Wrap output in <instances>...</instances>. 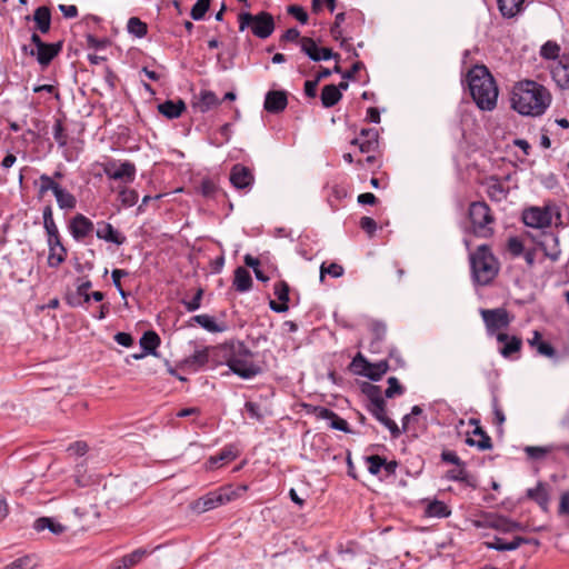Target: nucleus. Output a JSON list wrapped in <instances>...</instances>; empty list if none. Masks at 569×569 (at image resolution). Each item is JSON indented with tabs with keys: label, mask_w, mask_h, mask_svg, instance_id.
Masks as SVG:
<instances>
[{
	"label": "nucleus",
	"mask_w": 569,
	"mask_h": 569,
	"mask_svg": "<svg viewBox=\"0 0 569 569\" xmlns=\"http://www.w3.org/2000/svg\"><path fill=\"white\" fill-rule=\"evenodd\" d=\"M200 189H201V193L208 198L214 197V194L218 191L217 184L210 179H204L201 182Z\"/></svg>",
	"instance_id": "62"
},
{
	"label": "nucleus",
	"mask_w": 569,
	"mask_h": 569,
	"mask_svg": "<svg viewBox=\"0 0 569 569\" xmlns=\"http://www.w3.org/2000/svg\"><path fill=\"white\" fill-rule=\"evenodd\" d=\"M104 173L109 179L132 182L136 178V166L130 161L121 163L109 162L104 167Z\"/></svg>",
	"instance_id": "15"
},
{
	"label": "nucleus",
	"mask_w": 569,
	"mask_h": 569,
	"mask_svg": "<svg viewBox=\"0 0 569 569\" xmlns=\"http://www.w3.org/2000/svg\"><path fill=\"white\" fill-rule=\"evenodd\" d=\"M447 478L455 481L469 483L468 472L465 467H458L457 469H452L448 471Z\"/></svg>",
	"instance_id": "60"
},
{
	"label": "nucleus",
	"mask_w": 569,
	"mask_h": 569,
	"mask_svg": "<svg viewBox=\"0 0 569 569\" xmlns=\"http://www.w3.org/2000/svg\"><path fill=\"white\" fill-rule=\"evenodd\" d=\"M370 331L372 333V341L370 343L371 350H378L380 348L381 342L383 341L386 333H387V327L385 323L380 321H373L370 325Z\"/></svg>",
	"instance_id": "37"
},
{
	"label": "nucleus",
	"mask_w": 569,
	"mask_h": 569,
	"mask_svg": "<svg viewBox=\"0 0 569 569\" xmlns=\"http://www.w3.org/2000/svg\"><path fill=\"white\" fill-rule=\"evenodd\" d=\"M202 296H203V290L200 288L197 290L196 295L192 297L191 300H189V301L183 300L182 303L189 312L196 311L201 306Z\"/></svg>",
	"instance_id": "58"
},
{
	"label": "nucleus",
	"mask_w": 569,
	"mask_h": 569,
	"mask_svg": "<svg viewBox=\"0 0 569 569\" xmlns=\"http://www.w3.org/2000/svg\"><path fill=\"white\" fill-rule=\"evenodd\" d=\"M490 526L497 530H500V531H503V532H512V531H517V530H521L522 527L519 522L517 521H513V520H510L506 517H498L496 518L495 520H492V522L490 523Z\"/></svg>",
	"instance_id": "40"
},
{
	"label": "nucleus",
	"mask_w": 569,
	"mask_h": 569,
	"mask_svg": "<svg viewBox=\"0 0 569 569\" xmlns=\"http://www.w3.org/2000/svg\"><path fill=\"white\" fill-rule=\"evenodd\" d=\"M127 30H128L129 33H131V34H133V36H136L138 38H142V37H144L147 34L148 27H147V23L141 21L139 18L131 17L128 20Z\"/></svg>",
	"instance_id": "44"
},
{
	"label": "nucleus",
	"mask_w": 569,
	"mask_h": 569,
	"mask_svg": "<svg viewBox=\"0 0 569 569\" xmlns=\"http://www.w3.org/2000/svg\"><path fill=\"white\" fill-rule=\"evenodd\" d=\"M346 14L345 12H340L336 16L335 22L330 28V33L335 40L341 39V47L346 48L347 40L342 38L341 23L345 21Z\"/></svg>",
	"instance_id": "48"
},
{
	"label": "nucleus",
	"mask_w": 569,
	"mask_h": 569,
	"mask_svg": "<svg viewBox=\"0 0 569 569\" xmlns=\"http://www.w3.org/2000/svg\"><path fill=\"white\" fill-rule=\"evenodd\" d=\"M96 480L91 475H87V469L84 462H80L76 466L74 469V482L79 487H88L93 483Z\"/></svg>",
	"instance_id": "43"
},
{
	"label": "nucleus",
	"mask_w": 569,
	"mask_h": 569,
	"mask_svg": "<svg viewBox=\"0 0 569 569\" xmlns=\"http://www.w3.org/2000/svg\"><path fill=\"white\" fill-rule=\"evenodd\" d=\"M468 213L477 237L489 238L493 234L491 224L495 222V217L485 201L471 202Z\"/></svg>",
	"instance_id": "7"
},
{
	"label": "nucleus",
	"mask_w": 569,
	"mask_h": 569,
	"mask_svg": "<svg viewBox=\"0 0 569 569\" xmlns=\"http://www.w3.org/2000/svg\"><path fill=\"white\" fill-rule=\"evenodd\" d=\"M68 230L77 242H83L94 230L93 222L82 213L73 216L68 223Z\"/></svg>",
	"instance_id": "14"
},
{
	"label": "nucleus",
	"mask_w": 569,
	"mask_h": 569,
	"mask_svg": "<svg viewBox=\"0 0 569 569\" xmlns=\"http://www.w3.org/2000/svg\"><path fill=\"white\" fill-rule=\"evenodd\" d=\"M237 458V453L232 447L223 448L218 455L209 458L208 462L210 468L218 466L219 463L232 461Z\"/></svg>",
	"instance_id": "41"
},
{
	"label": "nucleus",
	"mask_w": 569,
	"mask_h": 569,
	"mask_svg": "<svg viewBox=\"0 0 569 569\" xmlns=\"http://www.w3.org/2000/svg\"><path fill=\"white\" fill-rule=\"evenodd\" d=\"M497 341L499 343H502V347L500 348V353L505 358L511 357L513 353L519 352L522 347V340L521 338L517 336H509L505 332H498L497 333Z\"/></svg>",
	"instance_id": "23"
},
{
	"label": "nucleus",
	"mask_w": 569,
	"mask_h": 569,
	"mask_svg": "<svg viewBox=\"0 0 569 569\" xmlns=\"http://www.w3.org/2000/svg\"><path fill=\"white\" fill-rule=\"evenodd\" d=\"M325 274H330L333 278H339L343 274V268L338 263H330L328 267L325 263L320 267V281H323Z\"/></svg>",
	"instance_id": "54"
},
{
	"label": "nucleus",
	"mask_w": 569,
	"mask_h": 569,
	"mask_svg": "<svg viewBox=\"0 0 569 569\" xmlns=\"http://www.w3.org/2000/svg\"><path fill=\"white\" fill-rule=\"evenodd\" d=\"M53 138L60 147H64L67 144V134L64 133L62 121L59 119L56 120L53 126Z\"/></svg>",
	"instance_id": "57"
},
{
	"label": "nucleus",
	"mask_w": 569,
	"mask_h": 569,
	"mask_svg": "<svg viewBox=\"0 0 569 569\" xmlns=\"http://www.w3.org/2000/svg\"><path fill=\"white\" fill-rule=\"evenodd\" d=\"M32 20L36 23V29L41 33H48L51 28V11L48 7H38L32 16Z\"/></svg>",
	"instance_id": "26"
},
{
	"label": "nucleus",
	"mask_w": 569,
	"mask_h": 569,
	"mask_svg": "<svg viewBox=\"0 0 569 569\" xmlns=\"http://www.w3.org/2000/svg\"><path fill=\"white\" fill-rule=\"evenodd\" d=\"M525 0H498V7L503 17L512 18L522 9Z\"/></svg>",
	"instance_id": "36"
},
{
	"label": "nucleus",
	"mask_w": 569,
	"mask_h": 569,
	"mask_svg": "<svg viewBox=\"0 0 569 569\" xmlns=\"http://www.w3.org/2000/svg\"><path fill=\"white\" fill-rule=\"evenodd\" d=\"M472 99L481 110L490 111L497 104L498 88L485 66H475L467 74Z\"/></svg>",
	"instance_id": "2"
},
{
	"label": "nucleus",
	"mask_w": 569,
	"mask_h": 569,
	"mask_svg": "<svg viewBox=\"0 0 569 569\" xmlns=\"http://www.w3.org/2000/svg\"><path fill=\"white\" fill-rule=\"evenodd\" d=\"M550 72L559 88H569V57H562L558 61H555Z\"/></svg>",
	"instance_id": "21"
},
{
	"label": "nucleus",
	"mask_w": 569,
	"mask_h": 569,
	"mask_svg": "<svg viewBox=\"0 0 569 569\" xmlns=\"http://www.w3.org/2000/svg\"><path fill=\"white\" fill-rule=\"evenodd\" d=\"M192 320L209 332H222L224 330V326L218 325L214 318L209 315H197Z\"/></svg>",
	"instance_id": "39"
},
{
	"label": "nucleus",
	"mask_w": 569,
	"mask_h": 569,
	"mask_svg": "<svg viewBox=\"0 0 569 569\" xmlns=\"http://www.w3.org/2000/svg\"><path fill=\"white\" fill-rule=\"evenodd\" d=\"M508 250L512 256L519 257L523 253V244L517 237H512L508 240Z\"/></svg>",
	"instance_id": "63"
},
{
	"label": "nucleus",
	"mask_w": 569,
	"mask_h": 569,
	"mask_svg": "<svg viewBox=\"0 0 569 569\" xmlns=\"http://www.w3.org/2000/svg\"><path fill=\"white\" fill-rule=\"evenodd\" d=\"M320 99L325 108H331L342 99V93L337 86L327 84L321 90Z\"/></svg>",
	"instance_id": "31"
},
{
	"label": "nucleus",
	"mask_w": 569,
	"mask_h": 569,
	"mask_svg": "<svg viewBox=\"0 0 569 569\" xmlns=\"http://www.w3.org/2000/svg\"><path fill=\"white\" fill-rule=\"evenodd\" d=\"M244 408L252 419H256L258 421L263 420V415L261 413L260 406L258 403L248 401L246 402Z\"/></svg>",
	"instance_id": "64"
},
{
	"label": "nucleus",
	"mask_w": 569,
	"mask_h": 569,
	"mask_svg": "<svg viewBox=\"0 0 569 569\" xmlns=\"http://www.w3.org/2000/svg\"><path fill=\"white\" fill-rule=\"evenodd\" d=\"M470 423L475 425L473 436H478L480 439L475 440L473 438H467L466 442L469 446L477 447L479 450H490L492 448L491 438L487 432L479 426V421L471 419Z\"/></svg>",
	"instance_id": "25"
},
{
	"label": "nucleus",
	"mask_w": 569,
	"mask_h": 569,
	"mask_svg": "<svg viewBox=\"0 0 569 569\" xmlns=\"http://www.w3.org/2000/svg\"><path fill=\"white\" fill-rule=\"evenodd\" d=\"M289 292L290 288L289 284L281 280L274 283L273 286V293L281 302H289Z\"/></svg>",
	"instance_id": "53"
},
{
	"label": "nucleus",
	"mask_w": 569,
	"mask_h": 569,
	"mask_svg": "<svg viewBox=\"0 0 569 569\" xmlns=\"http://www.w3.org/2000/svg\"><path fill=\"white\" fill-rule=\"evenodd\" d=\"M287 12L296 18L300 23L306 24L308 22V13L301 6L292 4L287 8Z\"/></svg>",
	"instance_id": "56"
},
{
	"label": "nucleus",
	"mask_w": 569,
	"mask_h": 569,
	"mask_svg": "<svg viewBox=\"0 0 569 569\" xmlns=\"http://www.w3.org/2000/svg\"><path fill=\"white\" fill-rule=\"evenodd\" d=\"M229 369L242 379H251L262 372L254 362L253 352L242 341H230L222 346Z\"/></svg>",
	"instance_id": "3"
},
{
	"label": "nucleus",
	"mask_w": 569,
	"mask_h": 569,
	"mask_svg": "<svg viewBox=\"0 0 569 569\" xmlns=\"http://www.w3.org/2000/svg\"><path fill=\"white\" fill-rule=\"evenodd\" d=\"M231 500V493L228 489L221 488L216 491L208 492L192 502L191 508L198 513H203Z\"/></svg>",
	"instance_id": "10"
},
{
	"label": "nucleus",
	"mask_w": 569,
	"mask_h": 569,
	"mask_svg": "<svg viewBox=\"0 0 569 569\" xmlns=\"http://www.w3.org/2000/svg\"><path fill=\"white\" fill-rule=\"evenodd\" d=\"M186 110V103L182 100H166L158 106V111L168 119H177Z\"/></svg>",
	"instance_id": "27"
},
{
	"label": "nucleus",
	"mask_w": 569,
	"mask_h": 569,
	"mask_svg": "<svg viewBox=\"0 0 569 569\" xmlns=\"http://www.w3.org/2000/svg\"><path fill=\"white\" fill-rule=\"evenodd\" d=\"M210 2L211 0H197L190 11L191 18L196 21L202 20L210 8Z\"/></svg>",
	"instance_id": "47"
},
{
	"label": "nucleus",
	"mask_w": 569,
	"mask_h": 569,
	"mask_svg": "<svg viewBox=\"0 0 569 569\" xmlns=\"http://www.w3.org/2000/svg\"><path fill=\"white\" fill-rule=\"evenodd\" d=\"M405 392V388L400 385L396 377L388 378V388L385 391L387 398H393L395 396H401Z\"/></svg>",
	"instance_id": "52"
},
{
	"label": "nucleus",
	"mask_w": 569,
	"mask_h": 569,
	"mask_svg": "<svg viewBox=\"0 0 569 569\" xmlns=\"http://www.w3.org/2000/svg\"><path fill=\"white\" fill-rule=\"evenodd\" d=\"M92 287L91 280L88 278H79L77 288L73 292H68L64 300L72 308L82 307L90 301L89 289Z\"/></svg>",
	"instance_id": "16"
},
{
	"label": "nucleus",
	"mask_w": 569,
	"mask_h": 569,
	"mask_svg": "<svg viewBox=\"0 0 569 569\" xmlns=\"http://www.w3.org/2000/svg\"><path fill=\"white\" fill-rule=\"evenodd\" d=\"M36 566L37 562L32 556H23L4 566L3 569H33Z\"/></svg>",
	"instance_id": "45"
},
{
	"label": "nucleus",
	"mask_w": 569,
	"mask_h": 569,
	"mask_svg": "<svg viewBox=\"0 0 569 569\" xmlns=\"http://www.w3.org/2000/svg\"><path fill=\"white\" fill-rule=\"evenodd\" d=\"M139 343L144 353L157 356L156 349L160 345V337L154 331H146Z\"/></svg>",
	"instance_id": "35"
},
{
	"label": "nucleus",
	"mask_w": 569,
	"mask_h": 569,
	"mask_svg": "<svg viewBox=\"0 0 569 569\" xmlns=\"http://www.w3.org/2000/svg\"><path fill=\"white\" fill-rule=\"evenodd\" d=\"M538 247L543 251V254L552 262L559 260L561 249L559 246L558 237L552 232H542L539 239L536 240Z\"/></svg>",
	"instance_id": "17"
},
{
	"label": "nucleus",
	"mask_w": 569,
	"mask_h": 569,
	"mask_svg": "<svg viewBox=\"0 0 569 569\" xmlns=\"http://www.w3.org/2000/svg\"><path fill=\"white\" fill-rule=\"evenodd\" d=\"M301 51L309 57L312 61H322L329 59H340L338 53H335L330 48H320L316 41L309 37H302L300 39Z\"/></svg>",
	"instance_id": "13"
},
{
	"label": "nucleus",
	"mask_w": 569,
	"mask_h": 569,
	"mask_svg": "<svg viewBox=\"0 0 569 569\" xmlns=\"http://www.w3.org/2000/svg\"><path fill=\"white\" fill-rule=\"evenodd\" d=\"M362 391L368 397V400H369L368 405H373V403H379V402L385 401V399L382 398V395H381V388L379 386L367 383L363 386Z\"/></svg>",
	"instance_id": "46"
},
{
	"label": "nucleus",
	"mask_w": 569,
	"mask_h": 569,
	"mask_svg": "<svg viewBox=\"0 0 569 569\" xmlns=\"http://www.w3.org/2000/svg\"><path fill=\"white\" fill-rule=\"evenodd\" d=\"M209 361V349L203 348L201 350L194 351L191 356L187 357L182 365L190 370L197 371L203 366H206Z\"/></svg>",
	"instance_id": "29"
},
{
	"label": "nucleus",
	"mask_w": 569,
	"mask_h": 569,
	"mask_svg": "<svg viewBox=\"0 0 569 569\" xmlns=\"http://www.w3.org/2000/svg\"><path fill=\"white\" fill-rule=\"evenodd\" d=\"M527 496L535 500L542 509L547 508L548 505V493L545 487L539 483L535 488H530L527 490Z\"/></svg>",
	"instance_id": "42"
},
{
	"label": "nucleus",
	"mask_w": 569,
	"mask_h": 569,
	"mask_svg": "<svg viewBox=\"0 0 569 569\" xmlns=\"http://www.w3.org/2000/svg\"><path fill=\"white\" fill-rule=\"evenodd\" d=\"M560 47L555 41H547L540 49V54L545 59H557L559 57Z\"/></svg>",
	"instance_id": "51"
},
{
	"label": "nucleus",
	"mask_w": 569,
	"mask_h": 569,
	"mask_svg": "<svg viewBox=\"0 0 569 569\" xmlns=\"http://www.w3.org/2000/svg\"><path fill=\"white\" fill-rule=\"evenodd\" d=\"M233 286L239 292H247L251 289L252 278L246 268L238 267L234 270Z\"/></svg>",
	"instance_id": "34"
},
{
	"label": "nucleus",
	"mask_w": 569,
	"mask_h": 569,
	"mask_svg": "<svg viewBox=\"0 0 569 569\" xmlns=\"http://www.w3.org/2000/svg\"><path fill=\"white\" fill-rule=\"evenodd\" d=\"M126 276H128V272L123 269H114L111 273L112 282L122 298H126L127 296L126 291L121 287V278Z\"/></svg>",
	"instance_id": "59"
},
{
	"label": "nucleus",
	"mask_w": 569,
	"mask_h": 569,
	"mask_svg": "<svg viewBox=\"0 0 569 569\" xmlns=\"http://www.w3.org/2000/svg\"><path fill=\"white\" fill-rule=\"evenodd\" d=\"M451 513L449 507L439 500H433L427 505L426 515L433 518H447Z\"/></svg>",
	"instance_id": "38"
},
{
	"label": "nucleus",
	"mask_w": 569,
	"mask_h": 569,
	"mask_svg": "<svg viewBox=\"0 0 569 569\" xmlns=\"http://www.w3.org/2000/svg\"><path fill=\"white\" fill-rule=\"evenodd\" d=\"M550 92L536 81L525 80L513 87L511 106L520 114L541 116L550 106Z\"/></svg>",
	"instance_id": "1"
},
{
	"label": "nucleus",
	"mask_w": 569,
	"mask_h": 569,
	"mask_svg": "<svg viewBox=\"0 0 569 569\" xmlns=\"http://www.w3.org/2000/svg\"><path fill=\"white\" fill-rule=\"evenodd\" d=\"M480 315L489 336H496L502 329H507L512 321V317L505 308L481 309Z\"/></svg>",
	"instance_id": "9"
},
{
	"label": "nucleus",
	"mask_w": 569,
	"mask_h": 569,
	"mask_svg": "<svg viewBox=\"0 0 569 569\" xmlns=\"http://www.w3.org/2000/svg\"><path fill=\"white\" fill-rule=\"evenodd\" d=\"M361 136H369V140L362 138H355L351 140V144L358 146L360 152L370 153L377 150L379 141V133L375 128H366L361 130Z\"/></svg>",
	"instance_id": "22"
},
{
	"label": "nucleus",
	"mask_w": 569,
	"mask_h": 569,
	"mask_svg": "<svg viewBox=\"0 0 569 569\" xmlns=\"http://www.w3.org/2000/svg\"><path fill=\"white\" fill-rule=\"evenodd\" d=\"M368 410L379 422L389 429L392 438H398L401 435V429L386 413V401L368 405Z\"/></svg>",
	"instance_id": "18"
},
{
	"label": "nucleus",
	"mask_w": 569,
	"mask_h": 569,
	"mask_svg": "<svg viewBox=\"0 0 569 569\" xmlns=\"http://www.w3.org/2000/svg\"><path fill=\"white\" fill-rule=\"evenodd\" d=\"M366 461L368 465V471L373 476H377L380 472L382 466L385 465V458L378 455L367 457Z\"/></svg>",
	"instance_id": "55"
},
{
	"label": "nucleus",
	"mask_w": 569,
	"mask_h": 569,
	"mask_svg": "<svg viewBox=\"0 0 569 569\" xmlns=\"http://www.w3.org/2000/svg\"><path fill=\"white\" fill-rule=\"evenodd\" d=\"M238 22L239 31L250 28L252 34L260 39L269 38L276 28L272 14L267 11H260L256 14L241 12L238 16Z\"/></svg>",
	"instance_id": "5"
},
{
	"label": "nucleus",
	"mask_w": 569,
	"mask_h": 569,
	"mask_svg": "<svg viewBox=\"0 0 569 569\" xmlns=\"http://www.w3.org/2000/svg\"><path fill=\"white\" fill-rule=\"evenodd\" d=\"M329 421H330V427L332 429L343 431L347 433L350 432L348 422L345 419H342L341 417H339L336 412L333 413V417H331V419Z\"/></svg>",
	"instance_id": "61"
},
{
	"label": "nucleus",
	"mask_w": 569,
	"mask_h": 569,
	"mask_svg": "<svg viewBox=\"0 0 569 569\" xmlns=\"http://www.w3.org/2000/svg\"><path fill=\"white\" fill-rule=\"evenodd\" d=\"M40 186L37 196L42 199L48 191H51L57 200V204L61 210H73L77 207V198L63 188L59 182L53 181L48 174L43 173L39 177Z\"/></svg>",
	"instance_id": "8"
},
{
	"label": "nucleus",
	"mask_w": 569,
	"mask_h": 569,
	"mask_svg": "<svg viewBox=\"0 0 569 569\" xmlns=\"http://www.w3.org/2000/svg\"><path fill=\"white\" fill-rule=\"evenodd\" d=\"M230 183L237 190L250 191L254 183V176L250 168L236 163L232 166L229 176Z\"/></svg>",
	"instance_id": "12"
},
{
	"label": "nucleus",
	"mask_w": 569,
	"mask_h": 569,
	"mask_svg": "<svg viewBox=\"0 0 569 569\" xmlns=\"http://www.w3.org/2000/svg\"><path fill=\"white\" fill-rule=\"evenodd\" d=\"M147 555L146 549H137L129 555L123 556L121 559L116 560L111 569H129L141 561Z\"/></svg>",
	"instance_id": "28"
},
{
	"label": "nucleus",
	"mask_w": 569,
	"mask_h": 569,
	"mask_svg": "<svg viewBox=\"0 0 569 569\" xmlns=\"http://www.w3.org/2000/svg\"><path fill=\"white\" fill-rule=\"evenodd\" d=\"M522 221L527 227L545 229L552 222V213L549 208L530 207L522 212Z\"/></svg>",
	"instance_id": "11"
},
{
	"label": "nucleus",
	"mask_w": 569,
	"mask_h": 569,
	"mask_svg": "<svg viewBox=\"0 0 569 569\" xmlns=\"http://www.w3.org/2000/svg\"><path fill=\"white\" fill-rule=\"evenodd\" d=\"M96 236L101 240L114 243L117 246H121L127 241L126 236L114 229L111 223L106 221H100L97 223Z\"/></svg>",
	"instance_id": "19"
},
{
	"label": "nucleus",
	"mask_w": 569,
	"mask_h": 569,
	"mask_svg": "<svg viewBox=\"0 0 569 569\" xmlns=\"http://www.w3.org/2000/svg\"><path fill=\"white\" fill-rule=\"evenodd\" d=\"M471 272L478 284L486 286L490 283L499 271V264L490 248L481 244L470 254Z\"/></svg>",
	"instance_id": "4"
},
{
	"label": "nucleus",
	"mask_w": 569,
	"mask_h": 569,
	"mask_svg": "<svg viewBox=\"0 0 569 569\" xmlns=\"http://www.w3.org/2000/svg\"><path fill=\"white\" fill-rule=\"evenodd\" d=\"M139 194L133 189L123 188L119 191V200L124 207H132L138 202Z\"/></svg>",
	"instance_id": "49"
},
{
	"label": "nucleus",
	"mask_w": 569,
	"mask_h": 569,
	"mask_svg": "<svg viewBox=\"0 0 569 569\" xmlns=\"http://www.w3.org/2000/svg\"><path fill=\"white\" fill-rule=\"evenodd\" d=\"M220 103L214 92L210 90H202L198 97L194 107L202 113L208 112L211 108Z\"/></svg>",
	"instance_id": "33"
},
{
	"label": "nucleus",
	"mask_w": 569,
	"mask_h": 569,
	"mask_svg": "<svg viewBox=\"0 0 569 569\" xmlns=\"http://www.w3.org/2000/svg\"><path fill=\"white\" fill-rule=\"evenodd\" d=\"M288 98L284 91H268L264 98L263 108L269 113H279L287 108Z\"/></svg>",
	"instance_id": "20"
},
{
	"label": "nucleus",
	"mask_w": 569,
	"mask_h": 569,
	"mask_svg": "<svg viewBox=\"0 0 569 569\" xmlns=\"http://www.w3.org/2000/svg\"><path fill=\"white\" fill-rule=\"evenodd\" d=\"M67 248L61 247V249L51 251L48 254V266L50 268H58L61 263H63L67 259Z\"/></svg>",
	"instance_id": "50"
},
{
	"label": "nucleus",
	"mask_w": 569,
	"mask_h": 569,
	"mask_svg": "<svg viewBox=\"0 0 569 569\" xmlns=\"http://www.w3.org/2000/svg\"><path fill=\"white\" fill-rule=\"evenodd\" d=\"M531 540L523 537H515L511 541H506L500 537H493L492 540L486 541L485 545L488 549L497 551H512L518 549L523 543H530Z\"/></svg>",
	"instance_id": "24"
},
{
	"label": "nucleus",
	"mask_w": 569,
	"mask_h": 569,
	"mask_svg": "<svg viewBox=\"0 0 569 569\" xmlns=\"http://www.w3.org/2000/svg\"><path fill=\"white\" fill-rule=\"evenodd\" d=\"M31 44L22 46V51L26 54L34 57L38 63L46 68L51 61L61 52L62 50V41H58L54 43H47L42 41L40 36L36 32L31 34Z\"/></svg>",
	"instance_id": "6"
},
{
	"label": "nucleus",
	"mask_w": 569,
	"mask_h": 569,
	"mask_svg": "<svg viewBox=\"0 0 569 569\" xmlns=\"http://www.w3.org/2000/svg\"><path fill=\"white\" fill-rule=\"evenodd\" d=\"M33 529L38 532L48 529L53 535H61L67 530V527L57 522L53 518L50 517H40L33 523Z\"/></svg>",
	"instance_id": "30"
},
{
	"label": "nucleus",
	"mask_w": 569,
	"mask_h": 569,
	"mask_svg": "<svg viewBox=\"0 0 569 569\" xmlns=\"http://www.w3.org/2000/svg\"><path fill=\"white\" fill-rule=\"evenodd\" d=\"M388 369L389 365L387 360H381L377 363L369 362V367L367 368V370L357 369V375L365 376L372 381H378L388 371Z\"/></svg>",
	"instance_id": "32"
}]
</instances>
